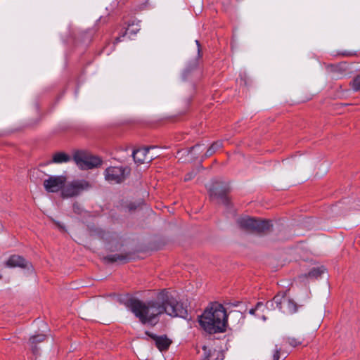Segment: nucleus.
I'll use <instances>...</instances> for the list:
<instances>
[{
  "mask_svg": "<svg viewBox=\"0 0 360 360\" xmlns=\"http://www.w3.org/2000/svg\"><path fill=\"white\" fill-rule=\"evenodd\" d=\"M127 307L142 324L151 326L158 323V316L164 313L172 317L185 319L188 317L186 307L167 290L160 292L156 300L146 302L131 299L127 302Z\"/></svg>",
  "mask_w": 360,
  "mask_h": 360,
  "instance_id": "1",
  "label": "nucleus"
},
{
  "mask_svg": "<svg viewBox=\"0 0 360 360\" xmlns=\"http://www.w3.org/2000/svg\"><path fill=\"white\" fill-rule=\"evenodd\" d=\"M91 187V184L86 180H77L64 186L62 194L67 198L74 197L79 195L84 191L90 189Z\"/></svg>",
  "mask_w": 360,
  "mask_h": 360,
  "instance_id": "7",
  "label": "nucleus"
},
{
  "mask_svg": "<svg viewBox=\"0 0 360 360\" xmlns=\"http://www.w3.org/2000/svg\"><path fill=\"white\" fill-rule=\"evenodd\" d=\"M324 271L325 268L323 266L314 267L309 271L307 276L316 278L319 277Z\"/></svg>",
  "mask_w": 360,
  "mask_h": 360,
  "instance_id": "19",
  "label": "nucleus"
},
{
  "mask_svg": "<svg viewBox=\"0 0 360 360\" xmlns=\"http://www.w3.org/2000/svg\"><path fill=\"white\" fill-rule=\"evenodd\" d=\"M262 317L263 320H266V317L264 316H262Z\"/></svg>",
  "mask_w": 360,
  "mask_h": 360,
  "instance_id": "30",
  "label": "nucleus"
},
{
  "mask_svg": "<svg viewBox=\"0 0 360 360\" xmlns=\"http://www.w3.org/2000/svg\"><path fill=\"white\" fill-rule=\"evenodd\" d=\"M330 67H331V68H333V69H334V70H335V68H337V67H335V65H331Z\"/></svg>",
  "mask_w": 360,
  "mask_h": 360,
  "instance_id": "28",
  "label": "nucleus"
},
{
  "mask_svg": "<svg viewBox=\"0 0 360 360\" xmlns=\"http://www.w3.org/2000/svg\"><path fill=\"white\" fill-rule=\"evenodd\" d=\"M222 146L223 144L221 141H217L214 142L205 152L204 156L202 157V160L212 155L214 153H216V151L222 148Z\"/></svg>",
  "mask_w": 360,
  "mask_h": 360,
  "instance_id": "16",
  "label": "nucleus"
},
{
  "mask_svg": "<svg viewBox=\"0 0 360 360\" xmlns=\"http://www.w3.org/2000/svg\"><path fill=\"white\" fill-rule=\"evenodd\" d=\"M66 178L63 176H51L44 181V186L47 192L55 193L64 188Z\"/></svg>",
  "mask_w": 360,
  "mask_h": 360,
  "instance_id": "9",
  "label": "nucleus"
},
{
  "mask_svg": "<svg viewBox=\"0 0 360 360\" xmlns=\"http://www.w3.org/2000/svg\"><path fill=\"white\" fill-rule=\"evenodd\" d=\"M265 308L267 310L276 309L285 314H294L297 310V305L293 300L287 297L284 292L278 293L271 300L266 302Z\"/></svg>",
  "mask_w": 360,
  "mask_h": 360,
  "instance_id": "3",
  "label": "nucleus"
},
{
  "mask_svg": "<svg viewBox=\"0 0 360 360\" xmlns=\"http://www.w3.org/2000/svg\"><path fill=\"white\" fill-rule=\"evenodd\" d=\"M227 318L224 306L219 302H213L198 316V322L206 333L216 334L226 331Z\"/></svg>",
  "mask_w": 360,
  "mask_h": 360,
  "instance_id": "2",
  "label": "nucleus"
},
{
  "mask_svg": "<svg viewBox=\"0 0 360 360\" xmlns=\"http://www.w3.org/2000/svg\"><path fill=\"white\" fill-rule=\"evenodd\" d=\"M212 198L219 200L221 203L228 205L229 199L226 195L229 192V186L219 181L215 180L208 188Z\"/></svg>",
  "mask_w": 360,
  "mask_h": 360,
  "instance_id": "6",
  "label": "nucleus"
},
{
  "mask_svg": "<svg viewBox=\"0 0 360 360\" xmlns=\"http://www.w3.org/2000/svg\"><path fill=\"white\" fill-rule=\"evenodd\" d=\"M195 176V173L194 172L188 173L184 177V181H189V180L192 179Z\"/></svg>",
  "mask_w": 360,
  "mask_h": 360,
  "instance_id": "26",
  "label": "nucleus"
},
{
  "mask_svg": "<svg viewBox=\"0 0 360 360\" xmlns=\"http://www.w3.org/2000/svg\"><path fill=\"white\" fill-rule=\"evenodd\" d=\"M45 339L46 335L44 334H37L30 337L29 340V345L34 354L37 353V343L41 342Z\"/></svg>",
  "mask_w": 360,
  "mask_h": 360,
  "instance_id": "14",
  "label": "nucleus"
},
{
  "mask_svg": "<svg viewBox=\"0 0 360 360\" xmlns=\"http://www.w3.org/2000/svg\"><path fill=\"white\" fill-rule=\"evenodd\" d=\"M71 160V157L64 153V152H58L53 155L51 162L56 164H61L68 162Z\"/></svg>",
  "mask_w": 360,
  "mask_h": 360,
  "instance_id": "15",
  "label": "nucleus"
},
{
  "mask_svg": "<svg viewBox=\"0 0 360 360\" xmlns=\"http://www.w3.org/2000/svg\"><path fill=\"white\" fill-rule=\"evenodd\" d=\"M57 225H58L60 228H61V229L63 228V227H62V226H61V225H60V224H59V223H57Z\"/></svg>",
  "mask_w": 360,
  "mask_h": 360,
  "instance_id": "29",
  "label": "nucleus"
},
{
  "mask_svg": "<svg viewBox=\"0 0 360 360\" xmlns=\"http://www.w3.org/2000/svg\"><path fill=\"white\" fill-rule=\"evenodd\" d=\"M352 89L354 91H358L360 90V75L355 77L353 80L351 82Z\"/></svg>",
  "mask_w": 360,
  "mask_h": 360,
  "instance_id": "22",
  "label": "nucleus"
},
{
  "mask_svg": "<svg viewBox=\"0 0 360 360\" xmlns=\"http://www.w3.org/2000/svg\"><path fill=\"white\" fill-rule=\"evenodd\" d=\"M121 37H123L122 35L115 38L114 44H113V47L115 46L116 44H117L120 41H121Z\"/></svg>",
  "mask_w": 360,
  "mask_h": 360,
  "instance_id": "27",
  "label": "nucleus"
},
{
  "mask_svg": "<svg viewBox=\"0 0 360 360\" xmlns=\"http://www.w3.org/2000/svg\"><path fill=\"white\" fill-rule=\"evenodd\" d=\"M139 30V26H136V28H133L131 27V25H129L125 32L122 34V37H124L125 35H132V34L134 35L137 33V32Z\"/></svg>",
  "mask_w": 360,
  "mask_h": 360,
  "instance_id": "23",
  "label": "nucleus"
},
{
  "mask_svg": "<svg viewBox=\"0 0 360 360\" xmlns=\"http://www.w3.org/2000/svg\"><path fill=\"white\" fill-rule=\"evenodd\" d=\"M281 355H283V359H285L287 357V354L284 352L281 353V347H278V345L275 346V349L273 352L272 359L271 360H279Z\"/></svg>",
  "mask_w": 360,
  "mask_h": 360,
  "instance_id": "20",
  "label": "nucleus"
},
{
  "mask_svg": "<svg viewBox=\"0 0 360 360\" xmlns=\"http://www.w3.org/2000/svg\"><path fill=\"white\" fill-rule=\"evenodd\" d=\"M337 55L343 57H352L356 56L357 52L354 51H343L338 52Z\"/></svg>",
  "mask_w": 360,
  "mask_h": 360,
  "instance_id": "24",
  "label": "nucleus"
},
{
  "mask_svg": "<svg viewBox=\"0 0 360 360\" xmlns=\"http://www.w3.org/2000/svg\"><path fill=\"white\" fill-rule=\"evenodd\" d=\"M104 259L109 262L127 263L129 261V255L128 254H113L109 255L104 257Z\"/></svg>",
  "mask_w": 360,
  "mask_h": 360,
  "instance_id": "13",
  "label": "nucleus"
},
{
  "mask_svg": "<svg viewBox=\"0 0 360 360\" xmlns=\"http://www.w3.org/2000/svg\"><path fill=\"white\" fill-rule=\"evenodd\" d=\"M73 160L77 166L83 170L99 167L102 160L98 156L93 155L86 150H77L73 153Z\"/></svg>",
  "mask_w": 360,
  "mask_h": 360,
  "instance_id": "5",
  "label": "nucleus"
},
{
  "mask_svg": "<svg viewBox=\"0 0 360 360\" xmlns=\"http://www.w3.org/2000/svg\"><path fill=\"white\" fill-rule=\"evenodd\" d=\"M237 224L245 230L257 233H264L272 226L271 221L269 220L257 219L248 216L238 219Z\"/></svg>",
  "mask_w": 360,
  "mask_h": 360,
  "instance_id": "4",
  "label": "nucleus"
},
{
  "mask_svg": "<svg viewBox=\"0 0 360 360\" xmlns=\"http://www.w3.org/2000/svg\"><path fill=\"white\" fill-rule=\"evenodd\" d=\"M155 146H150L134 150L132 153L134 161L139 164L150 162L153 159L155 158V155H152L148 156V155L149 150L151 149H155Z\"/></svg>",
  "mask_w": 360,
  "mask_h": 360,
  "instance_id": "10",
  "label": "nucleus"
},
{
  "mask_svg": "<svg viewBox=\"0 0 360 360\" xmlns=\"http://www.w3.org/2000/svg\"><path fill=\"white\" fill-rule=\"evenodd\" d=\"M6 266L10 268L20 267L22 269L32 267L31 264L20 255H11L5 263Z\"/></svg>",
  "mask_w": 360,
  "mask_h": 360,
  "instance_id": "12",
  "label": "nucleus"
},
{
  "mask_svg": "<svg viewBox=\"0 0 360 360\" xmlns=\"http://www.w3.org/2000/svg\"><path fill=\"white\" fill-rule=\"evenodd\" d=\"M126 168L109 167L104 172L105 179L110 184H120L125 179Z\"/></svg>",
  "mask_w": 360,
  "mask_h": 360,
  "instance_id": "8",
  "label": "nucleus"
},
{
  "mask_svg": "<svg viewBox=\"0 0 360 360\" xmlns=\"http://www.w3.org/2000/svg\"><path fill=\"white\" fill-rule=\"evenodd\" d=\"M195 43L197 45V51H198V56L197 58L192 63V64L189 65V66L186 68V71L189 72L191 69L195 68L198 66V60L201 58V49H200V44L198 40H195Z\"/></svg>",
  "mask_w": 360,
  "mask_h": 360,
  "instance_id": "18",
  "label": "nucleus"
},
{
  "mask_svg": "<svg viewBox=\"0 0 360 360\" xmlns=\"http://www.w3.org/2000/svg\"><path fill=\"white\" fill-rule=\"evenodd\" d=\"M146 334L154 340L156 347L160 352H165L168 350L172 343V340L168 338L166 335H157L148 331H146Z\"/></svg>",
  "mask_w": 360,
  "mask_h": 360,
  "instance_id": "11",
  "label": "nucleus"
},
{
  "mask_svg": "<svg viewBox=\"0 0 360 360\" xmlns=\"http://www.w3.org/2000/svg\"><path fill=\"white\" fill-rule=\"evenodd\" d=\"M262 308H264V304L262 302H259L257 303L255 307L249 310V314L252 315H255L256 311L260 310Z\"/></svg>",
  "mask_w": 360,
  "mask_h": 360,
  "instance_id": "25",
  "label": "nucleus"
},
{
  "mask_svg": "<svg viewBox=\"0 0 360 360\" xmlns=\"http://www.w3.org/2000/svg\"><path fill=\"white\" fill-rule=\"evenodd\" d=\"M283 341L292 347H295L298 345L302 344L304 339L301 338H295V337H287L283 338Z\"/></svg>",
  "mask_w": 360,
  "mask_h": 360,
  "instance_id": "17",
  "label": "nucleus"
},
{
  "mask_svg": "<svg viewBox=\"0 0 360 360\" xmlns=\"http://www.w3.org/2000/svg\"><path fill=\"white\" fill-rule=\"evenodd\" d=\"M202 145L200 144H196L195 146L190 148L189 150L188 151V154L193 153L194 156L193 158L195 159L198 158V155L202 151Z\"/></svg>",
  "mask_w": 360,
  "mask_h": 360,
  "instance_id": "21",
  "label": "nucleus"
}]
</instances>
